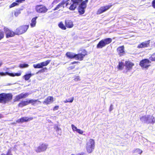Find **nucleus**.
Returning a JSON list of instances; mask_svg holds the SVG:
<instances>
[{
	"instance_id": "f257e3e1",
	"label": "nucleus",
	"mask_w": 155,
	"mask_h": 155,
	"mask_svg": "<svg viewBox=\"0 0 155 155\" xmlns=\"http://www.w3.org/2000/svg\"><path fill=\"white\" fill-rule=\"evenodd\" d=\"M12 94L2 93L0 94V103L5 104L10 102L12 100Z\"/></svg>"
},
{
	"instance_id": "f03ea898",
	"label": "nucleus",
	"mask_w": 155,
	"mask_h": 155,
	"mask_svg": "<svg viewBox=\"0 0 155 155\" xmlns=\"http://www.w3.org/2000/svg\"><path fill=\"white\" fill-rule=\"evenodd\" d=\"M112 39L111 38H107L103 39L99 41L96 45L97 49H101L104 47L106 45L111 43Z\"/></svg>"
},
{
	"instance_id": "7ed1b4c3",
	"label": "nucleus",
	"mask_w": 155,
	"mask_h": 155,
	"mask_svg": "<svg viewBox=\"0 0 155 155\" xmlns=\"http://www.w3.org/2000/svg\"><path fill=\"white\" fill-rule=\"evenodd\" d=\"M95 147V141L93 139H90L86 144V150L88 153H92Z\"/></svg>"
},
{
	"instance_id": "20e7f679",
	"label": "nucleus",
	"mask_w": 155,
	"mask_h": 155,
	"mask_svg": "<svg viewBox=\"0 0 155 155\" xmlns=\"http://www.w3.org/2000/svg\"><path fill=\"white\" fill-rule=\"evenodd\" d=\"M29 28L28 25H23L17 27L15 29V31L18 34V35H22L25 33Z\"/></svg>"
},
{
	"instance_id": "39448f33",
	"label": "nucleus",
	"mask_w": 155,
	"mask_h": 155,
	"mask_svg": "<svg viewBox=\"0 0 155 155\" xmlns=\"http://www.w3.org/2000/svg\"><path fill=\"white\" fill-rule=\"evenodd\" d=\"M35 8L36 11L39 14H45L48 10L45 6L42 5L36 6Z\"/></svg>"
},
{
	"instance_id": "423d86ee",
	"label": "nucleus",
	"mask_w": 155,
	"mask_h": 155,
	"mask_svg": "<svg viewBox=\"0 0 155 155\" xmlns=\"http://www.w3.org/2000/svg\"><path fill=\"white\" fill-rule=\"evenodd\" d=\"M80 51H81V53L76 54L74 59L77 60L81 61L83 60V58L87 55V51L85 49L81 50Z\"/></svg>"
},
{
	"instance_id": "0eeeda50",
	"label": "nucleus",
	"mask_w": 155,
	"mask_h": 155,
	"mask_svg": "<svg viewBox=\"0 0 155 155\" xmlns=\"http://www.w3.org/2000/svg\"><path fill=\"white\" fill-rule=\"evenodd\" d=\"M88 2V0L84 1L78 7V12L80 15H83L84 13V9L86 7V3H87Z\"/></svg>"
},
{
	"instance_id": "6e6552de",
	"label": "nucleus",
	"mask_w": 155,
	"mask_h": 155,
	"mask_svg": "<svg viewBox=\"0 0 155 155\" xmlns=\"http://www.w3.org/2000/svg\"><path fill=\"white\" fill-rule=\"evenodd\" d=\"M4 29L5 34V37L6 38L12 37L15 35H17V34L16 33L15 31H13L5 27L4 28Z\"/></svg>"
},
{
	"instance_id": "1a4fd4ad",
	"label": "nucleus",
	"mask_w": 155,
	"mask_h": 155,
	"mask_svg": "<svg viewBox=\"0 0 155 155\" xmlns=\"http://www.w3.org/2000/svg\"><path fill=\"white\" fill-rule=\"evenodd\" d=\"M150 61L148 59H144L140 61L139 65L143 68H147L150 66Z\"/></svg>"
},
{
	"instance_id": "9d476101",
	"label": "nucleus",
	"mask_w": 155,
	"mask_h": 155,
	"mask_svg": "<svg viewBox=\"0 0 155 155\" xmlns=\"http://www.w3.org/2000/svg\"><path fill=\"white\" fill-rule=\"evenodd\" d=\"M112 6V5H109L101 7L97 10V14L100 15L103 13L109 10Z\"/></svg>"
},
{
	"instance_id": "9b49d317",
	"label": "nucleus",
	"mask_w": 155,
	"mask_h": 155,
	"mask_svg": "<svg viewBox=\"0 0 155 155\" xmlns=\"http://www.w3.org/2000/svg\"><path fill=\"white\" fill-rule=\"evenodd\" d=\"M150 40L142 42L138 44L137 48L138 49H142L143 48H147L150 46Z\"/></svg>"
},
{
	"instance_id": "f8f14e48",
	"label": "nucleus",
	"mask_w": 155,
	"mask_h": 155,
	"mask_svg": "<svg viewBox=\"0 0 155 155\" xmlns=\"http://www.w3.org/2000/svg\"><path fill=\"white\" fill-rule=\"evenodd\" d=\"M47 145L45 143H41L40 144L38 147L35 149V152L37 153L43 152L46 150L47 148Z\"/></svg>"
},
{
	"instance_id": "ddd939ff",
	"label": "nucleus",
	"mask_w": 155,
	"mask_h": 155,
	"mask_svg": "<svg viewBox=\"0 0 155 155\" xmlns=\"http://www.w3.org/2000/svg\"><path fill=\"white\" fill-rule=\"evenodd\" d=\"M29 95L28 93H22L15 96L14 101H19L20 99L27 97Z\"/></svg>"
},
{
	"instance_id": "4468645a",
	"label": "nucleus",
	"mask_w": 155,
	"mask_h": 155,
	"mask_svg": "<svg viewBox=\"0 0 155 155\" xmlns=\"http://www.w3.org/2000/svg\"><path fill=\"white\" fill-rule=\"evenodd\" d=\"M33 117H22L19 119L17 120L16 122L18 123H23L24 122H27L33 120Z\"/></svg>"
},
{
	"instance_id": "2eb2a0df",
	"label": "nucleus",
	"mask_w": 155,
	"mask_h": 155,
	"mask_svg": "<svg viewBox=\"0 0 155 155\" xmlns=\"http://www.w3.org/2000/svg\"><path fill=\"white\" fill-rule=\"evenodd\" d=\"M134 65V64L130 61H125L124 66H125V69L127 71H129L132 69Z\"/></svg>"
},
{
	"instance_id": "dca6fc26",
	"label": "nucleus",
	"mask_w": 155,
	"mask_h": 155,
	"mask_svg": "<svg viewBox=\"0 0 155 155\" xmlns=\"http://www.w3.org/2000/svg\"><path fill=\"white\" fill-rule=\"evenodd\" d=\"M33 67L35 68H41L39 71V72L41 73H44L47 70V68L46 67L43 68V67L40 63H38L36 64L33 65Z\"/></svg>"
},
{
	"instance_id": "f3484780",
	"label": "nucleus",
	"mask_w": 155,
	"mask_h": 155,
	"mask_svg": "<svg viewBox=\"0 0 155 155\" xmlns=\"http://www.w3.org/2000/svg\"><path fill=\"white\" fill-rule=\"evenodd\" d=\"M124 45L120 46L117 48V51L118 54L120 57L124 55L125 54Z\"/></svg>"
},
{
	"instance_id": "a211bd4d",
	"label": "nucleus",
	"mask_w": 155,
	"mask_h": 155,
	"mask_svg": "<svg viewBox=\"0 0 155 155\" xmlns=\"http://www.w3.org/2000/svg\"><path fill=\"white\" fill-rule=\"evenodd\" d=\"M54 101L53 97L49 96L47 97L43 101V104L45 105H48L53 102Z\"/></svg>"
},
{
	"instance_id": "6ab92c4d",
	"label": "nucleus",
	"mask_w": 155,
	"mask_h": 155,
	"mask_svg": "<svg viewBox=\"0 0 155 155\" xmlns=\"http://www.w3.org/2000/svg\"><path fill=\"white\" fill-rule=\"evenodd\" d=\"M65 25L66 27L71 28L73 27V24L70 20H66L65 21Z\"/></svg>"
},
{
	"instance_id": "aec40b11",
	"label": "nucleus",
	"mask_w": 155,
	"mask_h": 155,
	"mask_svg": "<svg viewBox=\"0 0 155 155\" xmlns=\"http://www.w3.org/2000/svg\"><path fill=\"white\" fill-rule=\"evenodd\" d=\"M75 54L72 52H68L66 53L65 55L68 59H73L74 58Z\"/></svg>"
},
{
	"instance_id": "412c9836",
	"label": "nucleus",
	"mask_w": 155,
	"mask_h": 155,
	"mask_svg": "<svg viewBox=\"0 0 155 155\" xmlns=\"http://www.w3.org/2000/svg\"><path fill=\"white\" fill-rule=\"evenodd\" d=\"M150 116V115H148L147 117L146 116H142L140 118V120L142 122H144L147 124V123L149 122L148 120H149Z\"/></svg>"
},
{
	"instance_id": "4be33fe9",
	"label": "nucleus",
	"mask_w": 155,
	"mask_h": 155,
	"mask_svg": "<svg viewBox=\"0 0 155 155\" xmlns=\"http://www.w3.org/2000/svg\"><path fill=\"white\" fill-rule=\"evenodd\" d=\"M28 104H29L27 100L26 101H22L18 104V107H22L24 106H27Z\"/></svg>"
},
{
	"instance_id": "5701e85b",
	"label": "nucleus",
	"mask_w": 155,
	"mask_h": 155,
	"mask_svg": "<svg viewBox=\"0 0 155 155\" xmlns=\"http://www.w3.org/2000/svg\"><path fill=\"white\" fill-rule=\"evenodd\" d=\"M37 16H35L34 18H33L31 19V24H30V25H31V28L35 27V26L36 23H37L36 20H37Z\"/></svg>"
},
{
	"instance_id": "b1692460",
	"label": "nucleus",
	"mask_w": 155,
	"mask_h": 155,
	"mask_svg": "<svg viewBox=\"0 0 155 155\" xmlns=\"http://www.w3.org/2000/svg\"><path fill=\"white\" fill-rule=\"evenodd\" d=\"M27 101H28V104H31V105L33 106H35L37 101H38V102H40V101L38 100H34L33 99H31L27 100Z\"/></svg>"
},
{
	"instance_id": "393cba45",
	"label": "nucleus",
	"mask_w": 155,
	"mask_h": 155,
	"mask_svg": "<svg viewBox=\"0 0 155 155\" xmlns=\"http://www.w3.org/2000/svg\"><path fill=\"white\" fill-rule=\"evenodd\" d=\"M32 75L33 74L31 73L26 74L23 76V78L25 81H27L30 79Z\"/></svg>"
},
{
	"instance_id": "a878e982",
	"label": "nucleus",
	"mask_w": 155,
	"mask_h": 155,
	"mask_svg": "<svg viewBox=\"0 0 155 155\" xmlns=\"http://www.w3.org/2000/svg\"><path fill=\"white\" fill-rule=\"evenodd\" d=\"M64 2H62L60 3H59V4L57 5V6H56V7L54 8V10H58L61 7H63V5H64Z\"/></svg>"
},
{
	"instance_id": "bb28decb",
	"label": "nucleus",
	"mask_w": 155,
	"mask_h": 155,
	"mask_svg": "<svg viewBox=\"0 0 155 155\" xmlns=\"http://www.w3.org/2000/svg\"><path fill=\"white\" fill-rule=\"evenodd\" d=\"M124 66L123 62L122 61L119 62V64H118L117 68L119 70H121L123 69V68H124Z\"/></svg>"
},
{
	"instance_id": "cd10ccee",
	"label": "nucleus",
	"mask_w": 155,
	"mask_h": 155,
	"mask_svg": "<svg viewBox=\"0 0 155 155\" xmlns=\"http://www.w3.org/2000/svg\"><path fill=\"white\" fill-rule=\"evenodd\" d=\"M51 61V60H47L45 61H43L40 63L43 67L47 66Z\"/></svg>"
},
{
	"instance_id": "c85d7f7f",
	"label": "nucleus",
	"mask_w": 155,
	"mask_h": 155,
	"mask_svg": "<svg viewBox=\"0 0 155 155\" xmlns=\"http://www.w3.org/2000/svg\"><path fill=\"white\" fill-rule=\"evenodd\" d=\"M73 3L80 5L81 3L83 2V0H71Z\"/></svg>"
},
{
	"instance_id": "c756f323",
	"label": "nucleus",
	"mask_w": 155,
	"mask_h": 155,
	"mask_svg": "<svg viewBox=\"0 0 155 155\" xmlns=\"http://www.w3.org/2000/svg\"><path fill=\"white\" fill-rule=\"evenodd\" d=\"M78 5H79L73 3V4H71V5H70L69 9L70 10L74 11L76 8L77 6Z\"/></svg>"
},
{
	"instance_id": "7c9ffc66",
	"label": "nucleus",
	"mask_w": 155,
	"mask_h": 155,
	"mask_svg": "<svg viewBox=\"0 0 155 155\" xmlns=\"http://www.w3.org/2000/svg\"><path fill=\"white\" fill-rule=\"evenodd\" d=\"M148 121L149 122H148V124L150 123L153 124L155 122V118L153 116H150V118Z\"/></svg>"
},
{
	"instance_id": "2f4dec72",
	"label": "nucleus",
	"mask_w": 155,
	"mask_h": 155,
	"mask_svg": "<svg viewBox=\"0 0 155 155\" xmlns=\"http://www.w3.org/2000/svg\"><path fill=\"white\" fill-rule=\"evenodd\" d=\"M58 26L61 29L65 30L66 29V26L63 24V23L62 22H61L59 23L58 24Z\"/></svg>"
},
{
	"instance_id": "473e14b6",
	"label": "nucleus",
	"mask_w": 155,
	"mask_h": 155,
	"mask_svg": "<svg viewBox=\"0 0 155 155\" xmlns=\"http://www.w3.org/2000/svg\"><path fill=\"white\" fill-rule=\"evenodd\" d=\"M21 75V73L19 72L18 73H10V76L14 77V76H19Z\"/></svg>"
},
{
	"instance_id": "72a5a7b5",
	"label": "nucleus",
	"mask_w": 155,
	"mask_h": 155,
	"mask_svg": "<svg viewBox=\"0 0 155 155\" xmlns=\"http://www.w3.org/2000/svg\"><path fill=\"white\" fill-rule=\"evenodd\" d=\"M28 64H20L19 65V68H27L28 67Z\"/></svg>"
},
{
	"instance_id": "f704fd0d",
	"label": "nucleus",
	"mask_w": 155,
	"mask_h": 155,
	"mask_svg": "<svg viewBox=\"0 0 155 155\" xmlns=\"http://www.w3.org/2000/svg\"><path fill=\"white\" fill-rule=\"evenodd\" d=\"M149 59L151 60V61H155V52L150 56Z\"/></svg>"
},
{
	"instance_id": "c9c22d12",
	"label": "nucleus",
	"mask_w": 155,
	"mask_h": 155,
	"mask_svg": "<svg viewBox=\"0 0 155 155\" xmlns=\"http://www.w3.org/2000/svg\"><path fill=\"white\" fill-rule=\"evenodd\" d=\"M4 36V31L0 29V40L3 39Z\"/></svg>"
},
{
	"instance_id": "e433bc0d",
	"label": "nucleus",
	"mask_w": 155,
	"mask_h": 155,
	"mask_svg": "<svg viewBox=\"0 0 155 155\" xmlns=\"http://www.w3.org/2000/svg\"><path fill=\"white\" fill-rule=\"evenodd\" d=\"M73 100L74 97H72L64 101V103H71L73 101Z\"/></svg>"
},
{
	"instance_id": "4c0bfd02",
	"label": "nucleus",
	"mask_w": 155,
	"mask_h": 155,
	"mask_svg": "<svg viewBox=\"0 0 155 155\" xmlns=\"http://www.w3.org/2000/svg\"><path fill=\"white\" fill-rule=\"evenodd\" d=\"M7 75H8L10 76V73H8V72H5V73H4L3 72H0V76H5Z\"/></svg>"
},
{
	"instance_id": "58836bf2",
	"label": "nucleus",
	"mask_w": 155,
	"mask_h": 155,
	"mask_svg": "<svg viewBox=\"0 0 155 155\" xmlns=\"http://www.w3.org/2000/svg\"><path fill=\"white\" fill-rule=\"evenodd\" d=\"M18 3H17L16 2H13L12 4H11L10 5H9V8H13V7H14L17 5H18Z\"/></svg>"
},
{
	"instance_id": "ea45409f",
	"label": "nucleus",
	"mask_w": 155,
	"mask_h": 155,
	"mask_svg": "<svg viewBox=\"0 0 155 155\" xmlns=\"http://www.w3.org/2000/svg\"><path fill=\"white\" fill-rule=\"evenodd\" d=\"M20 14V11L19 10H17L14 12V15L15 16H18Z\"/></svg>"
},
{
	"instance_id": "a19ab883",
	"label": "nucleus",
	"mask_w": 155,
	"mask_h": 155,
	"mask_svg": "<svg viewBox=\"0 0 155 155\" xmlns=\"http://www.w3.org/2000/svg\"><path fill=\"white\" fill-rule=\"evenodd\" d=\"M71 127L73 131H76L78 129H77V128L76 127V126L73 124L71 125Z\"/></svg>"
},
{
	"instance_id": "79ce46f5",
	"label": "nucleus",
	"mask_w": 155,
	"mask_h": 155,
	"mask_svg": "<svg viewBox=\"0 0 155 155\" xmlns=\"http://www.w3.org/2000/svg\"><path fill=\"white\" fill-rule=\"evenodd\" d=\"M1 155H13L11 153V150H8L7 152V153L6 154H5L3 153H2L1 154Z\"/></svg>"
},
{
	"instance_id": "37998d69",
	"label": "nucleus",
	"mask_w": 155,
	"mask_h": 155,
	"mask_svg": "<svg viewBox=\"0 0 155 155\" xmlns=\"http://www.w3.org/2000/svg\"><path fill=\"white\" fill-rule=\"evenodd\" d=\"M25 1V0H16L15 2L18 4L21 3Z\"/></svg>"
},
{
	"instance_id": "c03bdc74",
	"label": "nucleus",
	"mask_w": 155,
	"mask_h": 155,
	"mask_svg": "<svg viewBox=\"0 0 155 155\" xmlns=\"http://www.w3.org/2000/svg\"><path fill=\"white\" fill-rule=\"evenodd\" d=\"M75 131L81 134H82L83 133V131L79 129Z\"/></svg>"
},
{
	"instance_id": "a18cd8bd",
	"label": "nucleus",
	"mask_w": 155,
	"mask_h": 155,
	"mask_svg": "<svg viewBox=\"0 0 155 155\" xmlns=\"http://www.w3.org/2000/svg\"><path fill=\"white\" fill-rule=\"evenodd\" d=\"M136 151L137 153H138L139 154H141L142 152V151L139 149H136Z\"/></svg>"
},
{
	"instance_id": "49530a36",
	"label": "nucleus",
	"mask_w": 155,
	"mask_h": 155,
	"mask_svg": "<svg viewBox=\"0 0 155 155\" xmlns=\"http://www.w3.org/2000/svg\"><path fill=\"white\" fill-rule=\"evenodd\" d=\"M80 78L79 76H77L74 79V80L75 81H78L80 80Z\"/></svg>"
},
{
	"instance_id": "de8ad7c7",
	"label": "nucleus",
	"mask_w": 155,
	"mask_h": 155,
	"mask_svg": "<svg viewBox=\"0 0 155 155\" xmlns=\"http://www.w3.org/2000/svg\"><path fill=\"white\" fill-rule=\"evenodd\" d=\"M59 108L58 106H56L53 108V110L54 111L56 110H57Z\"/></svg>"
},
{
	"instance_id": "09e8293b",
	"label": "nucleus",
	"mask_w": 155,
	"mask_h": 155,
	"mask_svg": "<svg viewBox=\"0 0 155 155\" xmlns=\"http://www.w3.org/2000/svg\"><path fill=\"white\" fill-rule=\"evenodd\" d=\"M152 5L153 8H155V0L153 1L152 2Z\"/></svg>"
},
{
	"instance_id": "8fccbe9b",
	"label": "nucleus",
	"mask_w": 155,
	"mask_h": 155,
	"mask_svg": "<svg viewBox=\"0 0 155 155\" xmlns=\"http://www.w3.org/2000/svg\"><path fill=\"white\" fill-rule=\"evenodd\" d=\"M113 109V105L112 104H110V106L109 107V111H110L112 110Z\"/></svg>"
},
{
	"instance_id": "3c124183",
	"label": "nucleus",
	"mask_w": 155,
	"mask_h": 155,
	"mask_svg": "<svg viewBox=\"0 0 155 155\" xmlns=\"http://www.w3.org/2000/svg\"><path fill=\"white\" fill-rule=\"evenodd\" d=\"M74 68H75L74 66H70V67H69V68H70V69H74Z\"/></svg>"
},
{
	"instance_id": "603ef678",
	"label": "nucleus",
	"mask_w": 155,
	"mask_h": 155,
	"mask_svg": "<svg viewBox=\"0 0 155 155\" xmlns=\"http://www.w3.org/2000/svg\"><path fill=\"white\" fill-rule=\"evenodd\" d=\"M78 155H86L84 153H81L78 154Z\"/></svg>"
},
{
	"instance_id": "864d4df0",
	"label": "nucleus",
	"mask_w": 155,
	"mask_h": 155,
	"mask_svg": "<svg viewBox=\"0 0 155 155\" xmlns=\"http://www.w3.org/2000/svg\"><path fill=\"white\" fill-rule=\"evenodd\" d=\"M78 63V61H74L72 62H71V64H75L76 63Z\"/></svg>"
},
{
	"instance_id": "5fc2aeb1",
	"label": "nucleus",
	"mask_w": 155,
	"mask_h": 155,
	"mask_svg": "<svg viewBox=\"0 0 155 155\" xmlns=\"http://www.w3.org/2000/svg\"><path fill=\"white\" fill-rule=\"evenodd\" d=\"M53 3L57 4L58 3V2L57 1L55 0V1H54V2H53Z\"/></svg>"
},
{
	"instance_id": "6e6d98bb",
	"label": "nucleus",
	"mask_w": 155,
	"mask_h": 155,
	"mask_svg": "<svg viewBox=\"0 0 155 155\" xmlns=\"http://www.w3.org/2000/svg\"><path fill=\"white\" fill-rule=\"evenodd\" d=\"M2 64V62H0V67H1Z\"/></svg>"
},
{
	"instance_id": "4d7b16f0",
	"label": "nucleus",
	"mask_w": 155,
	"mask_h": 155,
	"mask_svg": "<svg viewBox=\"0 0 155 155\" xmlns=\"http://www.w3.org/2000/svg\"><path fill=\"white\" fill-rule=\"evenodd\" d=\"M71 155H75L74 154H71Z\"/></svg>"
},
{
	"instance_id": "13d9d810",
	"label": "nucleus",
	"mask_w": 155,
	"mask_h": 155,
	"mask_svg": "<svg viewBox=\"0 0 155 155\" xmlns=\"http://www.w3.org/2000/svg\"><path fill=\"white\" fill-rule=\"evenodd\" d=\"M154 46L155 47V42L154 43Z\"/></svg>"
},
{
	"instance_id": "bf43d9fd",
	"label": "nucleus",
	"mask_w": 155,
	"mask_h": 155,
	"mask_svg": "<svg viewBox=\"0 0 155 155\" xmlns=\"http://www.w3.org/2000/svg\"><path fill=\"white\" fill-rule=\"evenodd\" d=\"M146 0H142L143 1H145Z\"/></svg>"
}]
</instances>
